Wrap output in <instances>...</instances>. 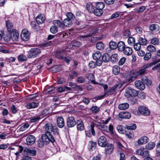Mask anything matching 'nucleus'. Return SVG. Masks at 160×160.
I'll list each match as a JSON object with an SVG mask.
<instances>
[{
	"instance_id": "22",
	"label": "nucleus",
	"mask_w": 160,
	"mask_h": 160,
	"mask_svg": "<svg viewBox=\"0 0 160 160\" xmlns=\"http://www.w3.org/2000/svg\"><path fill=\"white\" fill-rule=\"evenodd\" d=\"M24 152L32 156L36 155V151L35 150L27 148L24 149Z\"/></svg>"
},
{
	"instance_id": "46",
	"label": "nucleus",
	"mask_w": 160,
	"mask_h": 160,
	"mask_svg": "<svg viewBox=\"0 0 160 160\" xmlns=\"http://www.w3.org/2000/svg\"><path fill=\"white\" fill-rule=\"evenodd\" d=\"M123 35L125 38H128L131 35V32L128 30H125L123 32Z\"/></svg>"
},
{
	"instance_id": "18",
	"label": "nucleus",
	"mask_w": 160,
	"mask_h": 160,
	"mask_svg": "<svg viewBox=\"0 0 160 160\" xmlns=\"http://www.w3.org/2000/svg\"><path fill=\"white\" fill-rule=\"evenodd\" d=\"M39 105L38 103L34 102H31L28 103L26 105V107L28 109L34 108L38 107Z\"/></svg>"
},
{
	"instance_id": "33",
	"label": "nucleus",
	"mask_w": 160,
	"mask_h": 160,
	"mask_svg": "<svg viewBox=\"0 0 160 160\" xmlns=\"http://www.w3.org/2000/svg\"><path fill=\"white\" fill-rule=\"evenodd\" d=\"M67 17V19L70 20V21H72L74 20L75 18V16L71 12H68L66 14Z\"/></svg>"
},
{
	"instance_id": "2",
	"label": "nucleus",
	"mask_w": 160,
	"mask_h": 160,
	"mask_svg": "<svg viewBox=\"0 0 160 160\" xmlns=\"http://www.w3.org/2000/svg\"><path fill=\"white\" fill-rule=\"evenodd\" d=\"M95 126V124L94 122H92L89 126H88L85 130L86 137L90 138L92 136H95V132L94 129Z\"/></svg>"
},
{
	"instance_id": "63",
	"label": "nucleus",
	"mask_w": 160,
	"mask_h": 160,
	"mask_svg": "<svg viewBox=\"0 0 160 160\" xmlns=\"http://www.w3.org/2000/svg\"><path fill=\"white\" fill-rule=\"evenodd\" d=\"M104 1L107 4L111 5L114 3L115 0H104Z\"/></svg>"
},
{
	"instance_id": "52",
	"label": "nucleus",
	"mask_w": 160,
	"mask_h": 160,
	"mask_svg": "<svg viewBox=\"0 0 160 160\" xmlns=\"http://www.w3.org/2000/svg\"><path fill=\"white\" fill-rule=\"evenodd\" d=\"M158 28V25L153 24L149 26V29L151 31H153Z\"/></svg>"
},
{
	"instance_id": "11",
	"label": "nucleus",
	"mask_w": 160,
	"mask_h": 160,
	"mask_svg": "<svg viewBox=\"0 0 160 160\" xmlns=\"http://www.w3.org/2000/svg\"><path fill=\"white\" fill-rule=\"evenodd\" d=\"M35 141V137L32 135H29L27 138L26 144L28 145H31L34 144Z\"/></svg>"
},
{
	"instance_id": "54",
	"label": "nucleus",
	"mask_w": 160,
	"mask_h": 160,
	"mask_svg": "<svg viewBox=\"0 0 160 160\" xmlns=\"http://www.w3.org/2000/svg\"><path fill=\"white\" fill-rule=\"evenodd\" d=\"M50 32L53 34H55L58 32V28L53 25L50 28Z\"/></svg>"
},
{
	"instance_id": "34",
	"label": "nucleus",
	"mask_w": 160,
	"mask_h": 160,
	"mask_svg": "<svg viewBox=\"0 0 160 160\" xmlns=\"http://www.w3.org/2000/svg\"><path fill=\"white\" fill-rule=\"evenodd\" d=\"M128 42L130 45H133L135 43V39L132 37H129L128 39Z\"/></svg>"
},
{
	"instance_id": "25",
	"label": "nucleus",
	"mask_w": 160,
	"mask_h": 160,
	"mask_svg": "<svg viewBox=\"0 0 160 160\" xmlns=\"http://www.w3.org/2000/svg\"><path fill=\"white\" fill-rule=\"evenodd\" d=\"M129 105L127 103H122L120 104L118 106V108L121 110H126L128 108Z\"/></svg>"
},
{
	"instance_id": "35",
	"label": "nucleus",
	"mask_w": 160,
	"mask_h": 160,
	"mask_svg": "<svg viewBox=\"0 0 160 160\" xmlns=\"http://www.w3.org/2000/svg\"><path fill=\"white\" fill-rule=\"evenodd\" d=\"M105 7L104 4L102 2H98L96 3V8L102 10Z\"/></svg>"
},
{
	"instance_id": "57",
	"label": "nucleus",
	"mask_w": 160,
	"mask_h": 160,
	"mask_svg": "<svg viewBox=\"0 0 160 160\" xmlns=\"http://www.w3.org/2000/svg\"><path fill=\"white\" fill-rule=\"evenodd\" d=\"M49 110L48 109H44L41 113V115L43 117H45L48 115L49 113Z\"/></svg>"
},
{
	"instance_id": "1",
	"label": "nucleus",
	"mask_w": 160,
	"mask_h": 160,
	"mask_svg": "<svg viewBox=\"0 0 160 160\" xmlns=\"http://www.w3.org/2000/svg\"><path fill=\"white\" fill-rule=\"evenodd\" d=\"M51 138H49L48 137V135L42 134V139L38 140L37 141L38 146L40 148H42L44 144H48L50 142L53 143L55 141V140L53 136H51Z\"/></svg>"
},
{
	"instance_id": "37",
	"label": "nucleus",
	"mask_w": 160,
	"mask_h": 160,
	"mask_svg": "<svg viewBox=\"0 0 160 160\" xmlns=\"http://www.w3.org/2000/svg\"><path fill=\"white\" fill-rule=\"evenodd\" d=\"M155 144L152 142H149L148 144L146 145V148L148 150H151L155 147Z\"/></svg>"
},
{
	"instance_id": "41",
	"label": "nucleus",
	"mask_w": 160,
	"mask_h": 160,
	"mask_svg": "<svg viewBox=\"0 0 160 160\" xmlns=\"http://www.w3.org/2000/svg\"><path fill=\"white\" fill-rule=\"evenodd\" d=\"M151 43L154 45H158L159 44V41L157 38H154L151 40Z\"/></svg>"
},
{
	"instance_id": "5",
	"label": "nucleus",
	"mask_w": 160,
	"mask_h": 160,
	"mask_svg": "<svg viewBox=\"0 0 160 160\" xmlns=\"http://www.w3.org/2000/svg\"><path fill=\"white\" fill-rule=\"evenodd\" d=\"M44 128L45 129L46 133L45 134L48 135V137L49 138H51L50 137L53 136L51 133L52 132L53 130V127L52 124L50 122L46 123L44 127Z\"/></svg>"
},
{
	"instance_id": "36",
	"label": "nucleus",
	"mask_w": 160,
	"mask_h": 160,
	"mask_svg": "<svg viewBox=\"0 0 160 160\" xmlns=\"http://www.w3.org/2000/svg\"><path fill=\"white\" fill-rule=\"evenodd\" d=\"M110 56L107 53L104 54L102 57V60L105 62H107L109 61Z\"/></svg>"
},
{
	"instance_id": "12",
	"label": "nucleus",
	"mask_w": 160,
	"mask_h": 160,
	"mask_svg": "<svg viewBox=\"0 0 160 160\" xmlns=\"http://www.w3.org/2000/svg\"><path fill=\"white\" fill-rule=\"evenodd\" d=\"M134 84L137 88L141 90H142L145 88V86L144 83L140 80L136 81L134 82Z\"/></svg>"
},
{
	"instance_id": "8",
	"label": "nucleus",
	"mask_w": 160,
	"mask_h": 160,
	"mask_svg": "<svg viewBox=\"0 0 160 160\" xmlns=\"http://www.w3.org/2000/svg\"><path fill=\"white\" fill-rule=\"evenodd\" d=\"M138 110L140 113L145 116H148L150 114L149 110L143 106L139 107Z\"/></svg>"
},
{
	"instance_id": "3",
	"label": "nucleus",
	"mask_w": 160,
	"mask_h": 160,
	"mask_svg": "<svg viewBox=\"0 0 160 160\" xmlns=\"http://www.w3.org/2000/svg\"><path fill=\"white\" fill-rule=\"evenodd\" d=\"M41 53L40 50L38 48H31L28 52L27 56L28 58H34Z\"/></svg>"
},
{
	"instance_id": "13",
	"label": "nucleus",
	"mask_w": 160,
	"mask_h": 160,
	"mask_svg": "<svg viewBox=\"0 0 160 160\" xmlns=\"http://www.w3.org/2000/svg\"><path fill=\"white\" fill-rule=\"evenodd\" d=\"M57 123L58 126L60 128H62L65 125L63 118L61 117H58L57 119Z\"/></svg>"
},
{
	"instance_id": "58",
	"label": "nucleus",
	"mask_w": 160,
	"mask_h": 160,
	"mask_svg": "<svg viewBox=\"0 0 160 160\" xmlns=\"http://www.w3.org/2000/svg\"><path fill=\"white\" fill-rule=\"evenodd\" d=\"M144 57V59L145 60H149L151 58V54L150 52H148L145 54Z\"/></svg>"
},
{
	"instance_id": "14",
	"label": "nucleus",
	"mask_w": 160,
	"mask_h": 160,
	"mask_svg": "<svg viewBox=\"0 0 160 160\" xmlns=\"http://www.w3.org/2000/svg\"><path fill=\"white\" fill-rule=\"evenodd\" d=\"M131 114L126 112H122L119 114V117L121 118L129 119L131 117Z\"/></svg>"
},
{
	"instance_id": "9",
	"label": "nucleus",
	"mask_w": 160,
	"mask_h": 160,
	"mask_svg": "<svg viewBox=\"0 0 160 160\" xmlns=\"http://www.w3.org/2000/svg\"><path fill=\"white\" fill-rule=\"evenodd\" d=\"M10 32V33L9 35L12 41H18L19 36V34L18 31L16 30H13L11 32Z\"/></svg>"
},
{
	"instance_id": "7",
	"label": "nucleus",
	"mask_w": 160,
	"mask_h": 160,
	"mask_svg": "<svg viewBox=\"0 0 160 160\" xmlns=\"http://www.w3.org/2000/svg\"><path fill=\"white\" fill-rule=\"evenodd\" d=\"M98 143L100 147H105L108 144V142L105 137L101 136L98 139Z\"/></svg>"
},
{
	"instance_id": "6",
	"label": "nucleus",
	"mask_w": 160,
	"mask_h": 160,
	"mask_svg": "<svg viewBox=\"0 0 160 160\" xmlns=\"http://www.w3.org/2000/svg\"><path fill=\"white\" fill-rule=\"evenodd\" d=\"M30 33L27 29L22 30L21 34L22 39L24 41H27L29 38Z\"/></svg>"
},
{
	"instance_id": "19",
	"label": "nucleus",
	"mask_w": 160,
	"mask_h": 160,
	"mask_svg": "<svg viewBox=\"0 0 160 160\" xmlns=\"http://www.w3.org/2000/svg\"><path fill=\"white\" fill-rule=\"evenodd\" d=\"M77 128L78 130L82 131L84 130V126L82 120L79 119L77 121Z\"/></svg>"
},
{
	"instance_id": "29",
	"label": "nucleus",
	"mask_w": 160,
	"mask_h": 160,
	"mask_svg": "<svg viewBox=\"0 0 160 160\" xmlns=\"http://www.w3.org/2000/svg\"><path fill=\"white\" fill-rule=\"evenodd\" d=\"M6 27L8 32H11L13 30H15L13 29V26L12 23L10 22L9 21H7L6 22Z\"/></svg>"
},
{
	"instance_id": "60",
	"label": "nucleus",
	"mask_w": 160,
	"mask_h": 160,
	"mask_svg": "<svg viewBox=\"0 0 160 160\" xmlns=\"http://www.w3.org/2000/svg\"><path fill=\"white\" fill-rule=\"evenodd\" d=\"M85 81V78L83 77H79L78 78L77 82L79 83H82Z\"/></svg>"
},
{
	"instance_id": "30",
	"label": "nucleus",
	"mask_w": 160,
	"mask_h": 160,
	"mask_svg": "<svg viewBox=\"0 0 160 160\" xmlns=\"http://www.w3.org/2000/svg\"><path fill=\"white\" fill-rule=\"evenodd\" d=\"M120 71V68L118 66H114L113 67L112 72L115 75H118L119 72Z\"/></svg>"
},
{
	"instance_id": "4",
	"label": "nucleus",
	"mask_w": 160,
	"mask_h": 160,
	"mask_svg": "<svg viewBox=\"0 0 160 160\" xmlns=\"http://www.w3.org/2000/svg\"><path fill=\"white\" fill-rule=\"evenodd\" d=\"M125 95L127 97L130 96L136 97L138 95V92L137 91L132 88L128 87L126 88V91Z\"/></svg>"
},
{
	"instance_id": "39",
	"label": "nucleus",
	"mask_w": 160,
	"mask_h": 160,
	"mask_svg": "<svg viewBox=\"0 0 160 160\" xmlns=\"http://www.w3.org/2000/svg\"><path fill=\"white\" fill-rule=\"evenodd\" d=\"M122 84L121 83H118V84H116L114 86L111 88V89H110L109 91L110 92H114L115 91L117 88H121L122 87Z\"/></svg>"
},
{
	"instance_id": "62",
	"label": "nucleus",
	"mask_w": 160,
	"mask_h": 160,
	"mask_svg": "<svg viewBox=\"0 0 160 160\" xmlns=\"http://www.w3.org/2000/svg\"><path fill=\"white\" fill-rule=\"evenodd\" d=\"M131 75H132V77H134V78H135L139 75L137 71L135 70L132 71L131 72Z\"/></svg>"
},
{
	"instance_id": "48",
	"label": "nucleus",
	"mask_w": 160,
	"mask_h": 160,
	"mask_svg": "<svg viewBox=\"0 0 160 160\" xmlns=\"http://www.w3.org/2000/svg\"><path fill=\"white\" fill-rule=\"evenodd\" d=\"M157 62H153L152 63H149L144 65L142 67L146 71V69L154 65Z\"/></svg>"
},
{
	"instance_id": "44",
	"label": "nucleus",
	"mask_w": 160,
	"mask_h": 160,
	"mask_svg": "<svg viewBox=\"0 0 160 160\" xmlns=\"http://www.w3.org/2000/svg\"><path fill=\"white\" fill-rule=\"evenodd\" d=\"M90 110L93 113H96L99 112L100 109L98 107L95 106L92 107Z\"/></svg>"
},
{
	"instance_id": "40",
	"label": "nucleus",
	"mask_w": 160,
	"mask_h": 160,
	"mask_svg": "<svg viewBox=\"0 0 160 160\" xmlns=\"http://www.w3.org/2000/svg\"><path fill=\"white\" fill-rule=\"evenodd\" d=\"M117 43L113 41H111L109 43L110 48L111 49L114 50L117 48Z\"/></svg>"
},
{
	"instance_id": "55",
	"label": "nucleus",
	"mask_w": 160,
	"mask_h": 160,
	"mask_svg": "<svg viewBox=\"0 0 160 160\" xmlns=\"http://www.w3.org/2000/svg\"><path fill=\"white\" fill-rule=\"evenodd\" d=\"M29 126V125L28 123H25L24 125L20 127L19 130L21 131H23L28 128Z\"/></svg>"
},
{
	"instance_id": "38",
	"label": "nucleus",
	"mask_w": 160,
	"mask_h": 160,
	"mask_svg": "<svg viewBox=\"0 0 160 160\" xmlns=\"http://www.w3.org/2000/svg\"><path fill=\"white\" fill-rule=\"evenodd\" d=\"M87 8L89 12L90 13H93L95 9H94L93 6L91 3H88L87 5Z\"/></svg>"
},
{
	"instance_id": "51",
	"label": "nucleus",
	"mask_w": 160,
	"mask_h": 160,
	"mask_svg": "<svg viewBox=\"0 0 160 160\" xmlns=\"http://www.w3.org/2000/svg\"><path fill=\"white\" fill-rule=\"evenodd\" d=\"M125 127L121 125H118L117 127V129L118 131L121 133H124Z\"/></svg>"
},
{
	"instance_id": "47",
	"label": "nucleus",
	"mask_w": 160,
	"mask_h": 160,
	"mask_svg": "<svg viewBox=\"0 0 160 160\" xmlns=\"http://www.w3.org/2000/svg\"><path fill=\"white\" fill-rule=\"evenodd\" d=\"M55 89V88L54 87H51L47 89L46 90V94H52L53 93V91Z\"/></svg>"
},
{
	"instance_id": "17",
	"label": "nucleus",
	"mask_w": 160,
	"mask_h": 160,
	"mask_svg": "<svg viewBox=\"0 0 160 160\" xmlns=\"http://www.w3.org/2000/svg\"><path fill=\"white\" fill-rule=\"evenodd\" d=\"M45 20V17L43 14H40L38 15L36 18V21L38 24H41L43 23Z\"/></svg>"
},
{
	"instance_id": "49",
	"label": "nucleus",
	"mask_w": 160,
	"mask_h": 160,
	"mask_svg": "<svg viewBox=\"0 0 160 160\" xmlns=\"http://www.w3.org/2000/svg\"><path fill=\"white\" fill-rule=\"evenodd\" d=\"M138 42L142 45H144L147 43L146 40L145 38H140L138 39Z\"/></svg>"
},
{
	"instance_id": "61",
	"label": "nucleus",
	"mask_w": 160,
	"mask_h": 160,
	"mask_svg": "<svg viewBox=\"0 0 160 160\" xmlns=\"http://www.w3.org/2000/svg\"><path fill=\"white\" fill-rule=\"evenodd\" d=\"M87 78L90 81H92L94 78V76L92 73H89L86 75Z\"/></svg>"
},
{
	"instance_id": "10",
	"label": "nucleus",
	"mask_w": 160,
	"mask_h": 160,
	"mask_svg": "<svg viewBox=\"0 0 160 160\" xmlns=\"http://www.w3.org/2000/svg\"><path fill=\"white\" fill-rule=\"evenodd\" d=\"M67 124L68 127L71 128L74 127L76 124V122L73 117H70L67 119Z\"/></svg>"
},
{
	"instance_id": "31",
	"label": "nucleus",
	"mask_w": 160,
	"mask_h": 160,
	"mask_svg": "<svg viewBox=\"0 0 160 160\" xmlns=\"http://www.w3.org/2000/svg\"><path fill=\"white\" fill-rule=\"evenodd\" d=\"M103 12L102 10L96 8L94 9L93 13L96 15L98 16H101Z\"/></svg>"
},
{
	"instance_id": "42",
	"label": "nucleus",
	"mask_w": 160,
	"mask_h": 160,
	"mask_svg": "<svg viewBox=\"0 0 160 160\" xmlns=\"http://www.w3.org/2000/svg\"><path fill=\"white\" fill-rule=\"evenodd\" d=\"M111 60L112 62H116L118 60V55L116 54H114L111 57Z\"/></svg>"
},
{
	"instance_id": "20",
	"label": "nucleus",
	"mask_w": 160,
	"mask_h": 160,
	"mask_svg": "<svg viewBox=\"0 0 160 160\" xmlns=\"http://www.w3.org/2000/svg\"><path fill=\"white\" fill-rule=\"evenodd\" d=\"M117 45V48L119 51H122L125 48V44L122 41L119 42Z\"/></svg>"
},
{
	"instance_id": "56",
	"label": "nucleus",
	"mask_w": 160,
	"mask_h": 160,
	"mask_svg": "<svg viewBox=\"0 0 160 160\" xmlns=\"http://www.w3.org/2000/svg\"><path fill=\"white\" fill-rule=\"evenodd\" d=\"M52 132H53V133L55 137V138L56 137H59V134L58 128L53 129Z\"/></svg>"
},
{
	"instance_id": "45",
	"label": "nucleus",
	"mask_w": 160,
	"mask_h": 160,
	"mask_svg": "<svg viewBox=\"0 0 160 160\" xmlns=\"http://www.w3.org/2000/svg\"><path fill=\"white\" fill-rule=\"evenodd\" d=\"M18 59L19 61L23 62L27 60V57L25 55L21 54L18 56Z\"/></svg>"
},
{
	"instance_id": "23",
	"label": "nucleus",
	"mask_w": 160,
	"mask_h": 160,
	"mask_svg": "<svg viewBox=\"0 0 160 160\" xmlns=\"http://www.w3.org/2000/svg\"><path fill=\"white\" fill-rule=\"evenodd\" d=\"M123 51L124 53L128 56L131 55L132 52V49L129 47H125Z\"/></svg>"
},
{
	"instance_id": "50",
	"label": "nucleus",
	"mask_w": 160,
	"mask_h": 160,
	"mask_svg": "<svg viewBox=\"0 0 160 160\" xmlns=\"http://www.w3.org/2000/svg\"><path fill=\"white\" fill-rule=\"evenodd\" d=\"M40 118L39 116H34L30 119V122L32 123L35 122L40 120Z\"/></svg>"
},
{
	"instance_id": "64",
	"label": "nucleus",
	"mask_w": 160,
	"mask_h": 160,
	"mask_svg": "<svg viewBox=\"0 0 160 160\" xmlns=\"http://www.w3.org/2000/svg\"><path fill=\"white\" fill-rule=\"evenodd\" d=\"M126 58L125 57L122 58L119 60V65H122L124 63L126 60Z\"/></svg>"
},
{
	"instance_id": "53",
	"label": "nucleus",
	"mask_w": 160,
	"mask_h": 160,
	"mask_svg": "<svg viewBox=\"0 0 160 160\" xmlns=\"http://www.w3.org/2000/svg\"><path fill=\"white\" fill-rule=\"evenodd\" d=\"M136 125L135 124H133L132 125L127 126H126V129L129 130H135L136 128Z\"/></svg>"
},
{
	"instance_id": "15",
	"label": "nucleus",
	"mask_w": 160,
	"mask_h": 160,
	"mask_svg": "<svg viewBox=\"0 0 160 160\" xmlns=\"http://www.w3.org/2000/svg\"><path fill=\"white\" fill-rule=\"evenodd\" d=\"M66 52L64 50H60L56 52L54 55L57 58L62 59L64 56H65L66 54Z\"/></svg>"
},
{
	"instance_id": "16",
	"label": "nucleus",
	"mask_w": 160,
	"mask_h": 160,
	"mask_svg": "<svg viewBox=\"0 0 160 160\" xmlns=\"http://www.w3.org/2000/svg\"><path fill=\"white\" fill-rule=\"evenodd\" d=\"M149 141V138L146 136H143L139 138L138 142L139 145H142L147 143Z\"/></svg>"
},
{
	"instance_id": "21",
	"label": "nucleus",
	"mask_w": 160,
	"mask_h": 160,
	"mask_svg": "<svg viewBox=\"0 0 160 160\" xmlns=\"http://www.w3.org/2000/svg\"><path fill=\"white\" fill-rule=\"evenodd\" d=\"M92 37L91 34H88L87 35H80L78 37V39L81 41H84L87 40L88 38Z\"/></svg>"
},
{
	"instance_id": "59",
	"label": "nucleus",
	"mask_w": 160,
	"mask_h": 160,
	"mask_svg": "<svg viewBox=\"0 0 160 160\" xmlns=\"http://www.w3.org/2000/svg\"><path fill=\"white\" fill-rule=\"evenodd\" d=\"M134 48L136 51H138L141 48V45L138 42L135 43L134 45Z\"/></svg>"
},
{
	"instance_id": "32",
	"label": "nucleus",
	"mask_w": 160,
	"mask_h": 160,
	"mask_svg": "<svg viewBox=\"0 0 160 160\" xmlns=\"http://www.w3.org/2000/svg\"><path fill=\"white\" fill-rule=\"evenodd\" d=\"M96 46L97 48L99 50L102 49L104 47V44L101 42H98Z\"/></svg>"
},
{
	"instance_id": "28",
	"label": "nucleus",
	"mask_w": 160,
	"mask_h": 160,
	"mask_svg": "<svg viewBox=\"0 0 160 160\" xmlns=\"http://www.w3.org/2000/svg\"><path fill=\"white\" fill-rule=\"evenodd\" d=\"M72 22L70 20L66 18L63 20L62 23L65 27H69L72 26Z\"/></svg>"
},
{
	"instance_id": "24",
	"label": "nucleus",
	"mask_w": 160,
	"mask_h": 160,
	"mask_svg": "<svg viewBox=\"0 0 160 160\" xmlns=\"http://www.w3.org/2000/svg\"><path fill=\"white\" fill-rule=\"evenodd\" d=\"M125 134L129 139H131L134 137V133L132 130L126 129L125 131Z\"/></svg>"
},
{
	"instance_id": "26",
	"label": "nucleus",
	"mask_w": 160,
	"mask_h": 160,
	"mask_svg": "<svg viewBox=\"0 0 160 160\" xmlns=\"http://www.w3.org/2000/svg\"><path fill=\"white\" fill-rule=\"evenodd\" d=\"M101 56V53L98 51L94 52L92 54L93 58L95 60L100 59Z\"/></svg>"
},
{
	"instance_id": "43",
	"label": "nucleus",
	"mask_w": 160,
	"mask_h": 160,
	"mask_svg": "<svg viewBox=\"0 0 160 160\" xmlns=\"http://www.w3.org/2000/svg\"><path fill=\"white\" fill-rule=\"evenodd\" d=\"M147 48L148 51L152 52H154L156 50V48L152 45H149L147 47Z\"/></svg>"
},
{
	"instance_id": "27",
	"label": "nucleus",
	"mask_w": 160,
	"mask_h": 160,
	"mask_svg": "<svg viewBox=\"0 0 160 160\" xmlns=\"http://www.w3.org/2000/svg\"><path fill=\"white\" fill-rule=\"evenodd\" d=\"M53 24L58 28L61 27L63 25V23L60 21L58 20H54Z\"/></svg>"
}]
</instances>
